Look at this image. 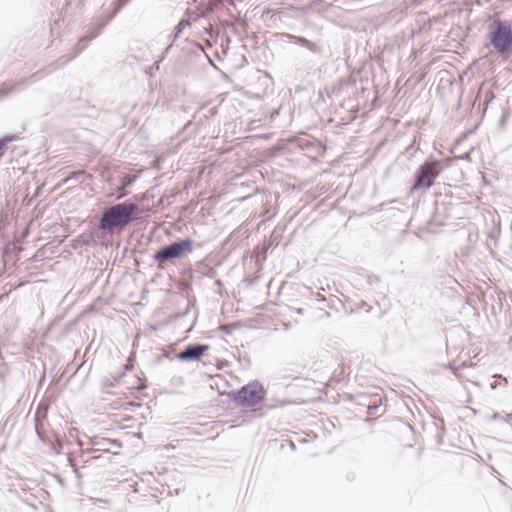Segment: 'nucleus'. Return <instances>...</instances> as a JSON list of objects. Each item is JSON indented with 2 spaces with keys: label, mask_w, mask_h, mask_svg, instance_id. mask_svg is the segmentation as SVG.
I'll use <instances>...</instances> for the list:
<instances>
[{
  "label": "nucleus",
  "mask_w": 512,
  "mask_h": 512,
  "mask_svg": "<svg viewBox=\"0 0 512 512\" xmlns=\"http://www.w3.org/2000/svg\"><path fill=\"white\" fill-rule=\"evenodd\" d=\"M139 210V205L131 200L104 207L97 224V229L110 235L120 233L136 221V214Z\"/></svg>",
  "instance_id": "nucleus-1"
},
{
  "label": "nucleus",
  "mask_w": 512,
  "mask_h": 512,
  "mask_svg": "<svg viewBox=\"0 0 512 512\" xmlns=\"http://www.w3.org/2000/svg\"><path fill=\"white\" fill-rule=\"evenodd\" d=\"M195 242L191 238L177 239L167 245L160 247L154 254L153 260L159 269H164L167 264H173L176 260L183 258L194 251Z\"/></svg>",
  "instance_id": "nucleus-2"
},
{
  "label": "nucleus",
  "mask_w": 512,
  "mask_h": 512,
  "mask_svg": "<svg viewBox=\"0 0 512 512\" xmlns=\"http://www.w3.org/2000/svg\"><path fill=\"white\" fill-rule=\"evenodd\" d=\"M266 390L258 380H252L229 393L230 399L241 407H255L265 400Z\"/></svg>",
  "instance_id": "nucleus-3"
},
{
  "label": "nucleus",
  "mask_w": 512,
  "mask_h": 512,
  "mask_svg": "<svg viewBox=\"0 0 512 512\" xmlns=\"http://www.w3.org/2000/svg\"><path fill=\"white\" fill-rule=\"evenodd\" d=\"M488 38L496 52L503 55L512 53V26L508 20H494Z\"/></svg>",
  "instance_id": "nucleus-4"
},
{
  "label": "nucleus",
  "mask_w": 512,
  "mask_h": 512,
  "mask_svg": "<svg viewBox=\"0 0 512 512\" xmlns=\"http://www.w3.org/2000/svg\"><path fill=\"white\" fill-rule=\"evenodd\" d=\"M443 170L442 162L435 158L426 159L415 171L411 191L428 190Z\"/></svg>",
  "instance_id": "nucleus-5"
},
{
  "label": "nucleus",
  "mask_w": 512,
  "mask_h": 512,
  "mask_svg": "<svg viewBox=\"0 0 512 512\" xmlns=\"http://www.w3.org/2000/svg\"><path fill=\"white\" fill-rule=\"evenodd\" d=\"M209 350V345L203 343H193L187 345L182 351L176 354V358L183 362H193L200 360Z\"/></svg>",
  "instance_id": "nucleus-6"
},
{
  "label": "nucleus",
  "mask_w": 512,
  "mask_h": 512,
  "mask_svg": "<svg viewBox=\"0 0 512 512\" xmlns=\"http://www.w3.org/2000/svg\"><path fill=\"white\" fill-rule=\"evenodd\" d=\"M45 419H46V412L42 413L37 409V411L35 412V416H34L36 435L43 444H45L47 447H49L56 454H59L60 451L56 448L54 443L51 441V439L46 434Z\"/></svg>",
  "instance_id": "nucleus-7"
},
{
  "label": "nucleus",
  "mask_w": 512,
  "mask_h": 512,
  "mask_svg": "<svg viewBox=\"0 0 512 512\" xmlns=\"http://www.w3.org/2000/svg\"><path fill=\"white\" fill-rule=\"evenodd\" d=\"M113 18H109V15L106 18V21L97 22L92 28H90L87 33L82 36L78 43L75 45V54L73 57L77 56L81 53L85 48L88 41L95 39L102 31V29L112 20Z\"/></svg>",
  "instance_id": "nucleus-8"
},
{
  "label": "nucleus",
  "mask_w": 512,
  "mask_h": 512,
  "mask_svg": "<svg viewBox=\"0 0 512 512\" xmlns=\"http://www.w3.org/2000/svg\"><path fill=\"white\" fill-rule=\"evenodd\" d=\"M36 75L37 74H33L30 77L23 78L15 83H4L3 86L0 88V96H7L15 91H19L20 89L27 87L31 83H34L36 81Z\"/></svg>",
  "instance_id": "nucleus-9"
},
{
  "label": "nucleus",
  "mask_w": 512,
  "mask_h": 512,
  "mask_svg": "<svg viewBox=\"0 0 512 512\" xmlns=\"http://www.w3.org/2000/svg\"><path fill=\"white\" fill-rule=\"evenodd\" d=\"M287 38L292 40L296 45H299L308 51H310L313 54H321L322 53V47L313 41H310L302 36H296L292 34H287Z\"/></svg>",
  "instance_id": "nucleus-10"
},
{
  "label": "nucleus",
  "mask_w": 512,
  "mask_h": 512,
  "mask_svg": "<svg viewBox=\"0 0 512 512\" xmlns=\"http://www.w3.org/2000/svg\"><path fill=\"white\" fill-rule=\"evenodd\" d=\"M292 143L295 144L296 147L300 148L301 150H307L311 151L312 149L316 147H320V143L313 137L303 134L301 136L294 137L290 140Z\"/></svg>",
  "instance_id": "nucleus-11"
},
{
  "label": "nucleus",
  "mask_w": 512,
  "mask_h": 512,
  "mask_svg": "<svg viewBox=\"0 0 512 512\" xmlns=\"http://www.w3.org/2000/svg\"><path fill=\"white\" fill-rule=\"evenodd\" d=\"M17 139L18 136L15 134H7L0 138V158L4 155L7 145Z\"/></svg>",
  "instance_id": "nucleus-12"
},
{
  "label": "nucleus",
  "mask_w": 512,
  "mask_h": 512,
  "mask_svg": "<svg viewBox=\"0 0 512 512\" xmlns=\"http://www.w3.org/2000/svg\"><path fill=\"white\" fill-rule=\"evenodd\" d=\"M190 25V22L189 20L187 19H181L178 24L175 26L174 28V32H173V40L175 41L179 36L180 34L182 33V31Z\"/></svg>",
  "instance_id": "nucleus-13"
},
{
  "label": "nucleus",
  "mask_w": 512,
  "mask_h": 512,
  "mask_svg": "<svg viewBox=\"0 0 512 512\" xmlns=\"http://www.w3.org/2000/svg\"><path fill=\"white\" fill-rule=\"evenodd\" d=\"M381 406H382V399L381 398L373 401V403H369L367 405L368 414L369 415H376L379 412V410L381 409Z\"/></svg>",
  "instance_id": "nucleus-14"
},
{
  "label": "nucleus",
  "mask_w": 512,
  "mask_h": 512,
  "mask_svg": "<svg viewBox=\"0 0 512 512\" xmlns=\"http://www.w3.org/2000/svg\"><path fill=\"white\" fill-rule=\"evenodd\" d=\"M130 0H116L114 8L109 14V18H114L116 14L125 6Z\"/></svg>",
  "instance_id": "nucleus-15"
},
{
  "label": "nucleus",
  "mask_w": 512,
  "mask_h": 512,
  "mask_svg": "<svg viewBox=\"0 0 512 512\" xmlns=\"http://www.w3.org/2000/svg\"><path fill=\"white\" fill-rule=\"evenodd\" d=\"M223 4V0H210L207 5V11L213 12Z\"/></svg>",
  "instance_id": "nucleus-16"
},
{
  "label": "nucleus",
  "mask_w": 512,
  "mask_h": 512,
  "mask_svg": "<svg viewBox=\"0 0 512 512\" xmlns=\"http://www.w3.org/2000/svg\"><path fill=\"white\" fill-rule=\"evenodd\" d=\"M204 33L216 41L218 37V33L215 31L214 27L209 24L207 27H204Z\"/></svg>",
  "instance_id": "nucleus-17"
},
{
  "label": "nucleus",
  "mask_w": 512,
  "mask_h": 512,
  "mask_svg": "<svg viewBox=\"0 0 512 512\" xmlns=\"http://www.w3.org/2000/svg\"><path fill=\"white\" fill-rule=\"evenodd\" d=\"M419 149V145L417 144L416 139L412 141V143L406 148V154L411 157L414 153Z\"/></svg>",
  "instance_id": "nucleus-18"
},
{
  "label": "nucleus",
  "mask_w": 512,
  "mask_h": 512,
  "mask_svg": "<svg viewBox=\"0 0 512 512\" xmlns=\"http://www.w3.org/2000/svg\"><path fill=\"white\" fill-rule=\"evenodd\" d=\"M466 366V362H463L461 365L459 366H454L452 363H448L447 365H445L444 367L447 368V369H450L451 372L457 376L459 374V371Z\"/></svg>",
  "instance_id": "nucleus-19"
},
{
  "label": "nucleus",
  "mask_w": 512,
  "mask_h": 512,
  "mask_svg": "<svg viewBox=\"0 0 512 512\" xmlns=\"http://www.w3.org/2000/svg\"><path fill=\"white\" fill-rule=\"evenodd\" d=\"M366 280L370 286L378 285L380 283V278L373 274L368 275Z\"/></svg>",
  "instance_id": "nucleus-20"
},
{
  "label": "nucleus",
  "mask_w": 512,
  "mask_h": 512,
  "mask_svg": "<svg viewBox=\"0 0 512 512\" xmlns=\"http://www.w3.org/2000/svg\"><path fill=\"white\" fill-rule=\"evenodd\" d=\"M133 182H134V179H133L132 177H130V176H125V177H123V178H122V180H121V186H122L123 188H126V187L130 186Z\"/></svg>",
  "instance_id": "nucleus-21"
},
{
  "label": "nucleus",
  "mask_w": 512,
  "mask_h": 512,
  "mask_svg": "<svg viewBox=\"0 0 512 512\" xmlns=\"http://www.w3.org/2000/svg\"><path fill=\"white\" fill-rule=\"evenodd\" d=\"M313 299L317 302H327V299L319 292L313 294Z\"/></svg>",
  "instance_id": "nucleus-22"
},
{
  "label": "nucleus",
  "mask_w": 512,
  "mask_h": 512,
  "mask_svg": "<svg viewBox=\"0 0 512 512\" xmlns=\"http://www.w3.org/2000/svg\"><path fill=\"white\" fill-rule=\"evenodd\" d=\"M495 96L493 94V92L491 91H488L485 93V105H487L490 101L494 100Z\"/></svg>",
  "instance_id": "nucleus-23"
},
{
  "label": "nucleus",
  "mask_w": 512,
  "mask_h": 512,
  "mask_svg": "<svg viewBox=\"0 0 512 512\" xmlns=\"http://www.w3.org/2000/svg\"><path fill=\"white\" fill-rule=\"evenodd\" d=\"M285 405H286L285 401H280L277 404H266L268 409H274V408H276L278 406H285Z\"/></svg>",
  "instance_id": "nucleus-24"
},
{
  "label": "nucleus",
  "mask_w": 512,
  "mask_h": 512,
  "mask_svg": "<svg viewBox=\"0 0 512 512\" xmlns=\"http://www.w3.org/2000/svg\"><path fill=\"white\" fill-rule=\"evenodd\" d=\"M123 375H124V373L113 374L111 377H112L114 382H118L122 378Z\"/></svg>",
  "instance_id": "nucleus-25"
},
{
  "label": "nucleus",
  "mask_w": 512,
  "mask_h": 512,
  "mask_svg": "<svg viewBox=\"0 0 512 512\" xmlns=\"http://www.w3.org/2000/svg\"><path fill=\"white\" fill-rule=\"evenodd\" d=\"M334 301H339V299H338V298L330 299V300L328 301L327 306H328V307H333V306H334Z\"/></svg>",
  "instance_id": "nucleus-26"
},
{
  "label": "nucleus",
  "mask_w": 512,
  "mask_h": 512,
  "mask_svg": "<svg viewBox=\"0 0 512 512\" xmlns=\"http://www.w3.org/2000/svg\"><path fill=\"white\" fill-rule=\"evenodd\" d=\"M321 313H322V314H321V316H320V317H326V318L330 317V313H329V312H327V311L321 310Z\"/></svg>",
  "instance_id": "nucleus-27"
},
{
  "label": "nucleus",
  "mask_w": 512,
  "mask_h": 512,
  "mask_svg": "<svg viewBox=\"0 0 512 512\" xmlns=\"http://www.w3.org/2000/svg\"><path fill=\"white\" fill-rule=\"evenodd\" d=\"M109 14H110V13L101 15V17H100V19H99V21H98V22L106 21V18H107V16H108Z\"/></svg>",
  "instance_id": "nucleus-28"
},
{
  "label": "nucleus",
  "mask_w": 512,
  "mask_h": 512,
  "mask_svg": "<svg viewBox=\"0 0 512 512\" xmlns=\"http://www.w3.org/2000/svg\"><path fill=\"white\" fill-rule=\"evenodd\" d=\"M24 502H25L26 504H28L29 506H31L33 509H37V506H36L35 504H33V503H30V501H28V500H24Z\"/></svg>",
  "instance_id": "nucleus-29"
},
{
  "label": "nucleus",
  "mask_w": 512,
  "mask_h": 512,
  "mask_svg": "<svg viewBox=\"0 0 512 512\" xmlns=\"http://www.w3.org/2000/svg\"><path fill=\"white\" fill-rule=\"evenodd\" d=\"M215 284H216L217 286H222V282H221V280H216Z\"/></svg>",
  "instance_id": "nucleus-30"
},
{
  "label": "nucleus",
  "mask_w": 512,
  "mask_h": 512,
  "mask_svg": "<svg viewBox=\"0 0 512 512\" xmlns=\"http://www.w3.org/2000/svg\"><path fill=\"white\" fill-rule=\"evenodd\" d=\"M446 347H447V349H449V348H450V346H449V343H448V342L446 343Z\"/></svg>",
  "instance_id": "nucleus-31"
}]
</instances>
